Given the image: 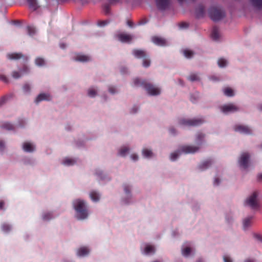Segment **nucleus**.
Here are the masks:
<instances>
[{
    "label": "nucleus",
    "mask_w": 262,
    "mask_h": 262,
    "mask_svg": "<svg viewBox=\"0 0 262 262\" xmlns=\"http://www.w3.org/2000/svg\"><path fill=\"white\" fill-rule=\"evenodd\" d=\"M73 206L76 212V216L79 220H84L87 218L89 215L88 209L85 202L80 199L73 201Z\"/></svg>",
    "instance_id": "obj_1"
},
{
    "label": "nucleus",
    "mask_w": 262,
    "mask_h": 262,
    "mask_svg": "<svg viewBox=\"0 0 262 262\" xmlns=\"http://www.w3.org/2000/svg\"><path fill=\"white\" fill-rule=\"evenodd\" d=\"M261 194L257 191L252 192L245 200V204L251 209L258 210L261 207Z\"/></svg>",
    "instance_id": "obj_2"
},
{
    "label": "nucleus",
    "mask_w": 262,
    "mask_h": 262,
    "mask_svg": "<svg viewBox=\"0 0 262 262\" xmlns=\"http://www.w3.org/2000/svg\"><path fill=\"white\" fill-rule=\"evenodd\" d=\"M134 83L136 86L144 88L150 95H157L160 93V90L158 88L148 82L145 80H141L139 78H136L134 79Z\"/></svg>",
    "instance_id": "obj_3"
},
{
    "label": "nucleus",
    "mask_w": 262,
    "mask_h": 262,
    "mask_svg": "<svg viewBox=\"0 0 262 262\" xmlns=\"http://www.w3.org/2000/svg\"><path fill=\"white\" fill-rule=\"evenodd\" d=\"M199 149V147L193 146L192 145H184L180 147V149L171 154L170 159L171 161H175L177 158L184 152L186 154H193L198 151Z\"/></svg>",
    "instance_id": "obj_4"
},
{
    "label": "nucleus",
    "mask_w": 262,
    "mask_h": 262,
    "mask_svg": "<svg viewBox=\"0 0 262 262\" xmlns=\"http://www.w3.org/2000/svg\"><path fill=\"white\" fill-rule=\"evenodd\" d=\"M133 55L138 58H143V66L147 68L150 65V60L147 56L146 52L142 50L134 49L133 51Z\"/></svg>",
    "instance_id": "obj_5"
},
{
    "label": "nucleus",
    "mask_w": 262,
    "mask_h": 262,
    "mask_svg": "<svg viewBox=\"0 0 262 262\" xmlns=\"http://www.w3.org/2000/svg\"><path fill=\"white\" fill-rule=\"evenodd\" d=\"M205 122L203 118H193L191 119H182L179 123L188 126H197L202 124Z\"/></svg>",
    "instance_id": "obj_6"
},
{
    "label": "nucleus",
    "mask_w": 262,
    "mask_h": 262,
    "mask_svg": "<svg viewBox=\"0 0 262 262\" xmlns=\"http://www.w3.org/2000/svg\"><path fill=\"white\" fill-rule=\"evenodd\" d=\"M209 15L213 21H217L224 17L225 13L220 9L215 7H211L209 10Z\"/></svg>",
    "instance_id": "obj_7"
},
{
    "label": "nucleus",
    "mask_w": 262,
    "mask_h": 262,
    "mask_svg": "<svg viewBox=\"0 0 262 262\" xmlns=\"http://www.w3.org/2000/svg\"><path fill=\"white\" fill-rule=\"evenodd\" d=\"M250 156L248 152H245L241 154L239 159L238 163L239 166L246 169L249 166V161Z\"/></svg>",
    "instance_id": "obj_8"
},
{
    "label": "nucleus",
    "mask_w": 262,
    "mask_h": 262,
    "mask_svg": "<svg viewBox=\"0 0 262 262\" xmlns=\"http://www.w3.org/2000/svg\"><path fill=\"white\" fill-rule=\"evenodd\" d=\"M235 132H239L245 135H250L252 134L251 129L248 126L243 125H236L234 127Z\"/></svg>",
    "instance_id": "obj_9"
},
{
    "label": "nucleus",
    "mask_w": 262,
    "mask_h": 262,
    "mask_svg": "<svg viewBox=\"0 0 262 262\" xmlns=\"http://www.w3.org/2000/svg\"><path fill=\"white\" fill-rule=\"evenodd\" d=\"M221 111L224 113H228L230 112H234L238 110V107L233 104H229L224 105L221 107Z\"/></svg>",
    "instance_id": "obj_10"
},
{
    "label": "nucleus",
    "mask_w": 262,
    "mask_h": 262,
    "mask_svg": "<svg viewBox=\"0 0 262 262\" xmlns=\"http://www.w3.org/2000/svg\"><path fill=\"white\" fill-rule=\"evenodd\" d=\"M156 4L158 8L163 11L168 8L169 1V0H156Z\"/></svg>",
    "instance_id": "obj_11"
},
{
    "label": "nucleus",
    "mask_w": 262,
    "mask_h": 262,
    "mask_svg": "<svg viewBox=\"0 0 262 262\" xmlns=\"http://www.w3.org/2000/svg\"><path fill=\"white\" fill-rule=\"evenodd\" d=\"M7 58L10 60H18L21 58L27 59V57L20 53H13L8 54L7 55Z\"/></svg>",
    "instance_id": "obj_12"
},
{
    "label": "nucleus",
    "mask_w": 262,
    "mask_h": 262,
    "mask_svg": "<svg viewBox=\"0 0 262 262\" xmlns=\"http://www.w3.org/2000/svg\"><path fill=\"white\" fill-rule=\"evenodd\" d=\"M51 99V96L49 94L41 93L36 97L35 102L36 103H39L43 100L49 101Z\"/></svg>",
    "instance_id": "obj_13"
},
{
    "label": "nucleus",
    "mask_w": 262,
    "mask_h": 262,
    "mask_svg": "<svg viewBox=\"0 0 262 262\" xmlns=\"http://www.w3.org/2000/svg\"><path fill=\"white\" fill-rule=\"evenodd\" d=\"M118 37L122 42H129L132 39V36L130 35L125 33L119 34Z\"/></svg>",
    "instance_id": "obj_14"
},
{
    "label": "nucleus",
    "mask_w": 262,
    "mask_h": 262,
    "mask_svg": "<svg viewBox=\"0 0 262 262\" xmlns=\"http://www.w3.org/2000/svg\"><path fill=\"white\" fill-rule=\"evenodd\" d=\"M23 149L26 152H31L35 150V146L30 142H26L23 144Z\"/></svg>",
    "instance_id": "obj_15"
},
{
    "label": "nucleus",
    "mask_w": 262,
    "mask_h": 262,
    "mask_svg": "<svg viewBox=\"0 0 262 262\" xmlns=\"http://www.w3.org/2000/svg\"><path fill=\"white\" fill-rule=\"evenodd\" d=\"M153 42L158 46H164L166 45V40L161 37L155 36L152 38Z\"/></svg>",
    "instance_id": "obj_16"
},
{
    "label": "nucleus",
    "mask_w": 262,
    "mask_h": 262,
    "mask_svg": "<svg viewBox=\"0 0 262 262\" xmlns=\"http://www.w3.org/2000/svg\"><path fill=\"white\" fill-rule=\"evenodd\" d=\"M75 60L80 62H88L91 60V57L88 55L78 54L75 57Z\"/></svg>",
    "instance_id": "obj_17"
},
{
    "label": "nucleus",
    "mask_w": 262,
    "mask_h": 262,
    "mask_svg": "<svg viewBox=\"0 0 262 262\" xmlns=\"http://www.w3.org/2000/svg\"><path fill=\"white\" fill-rule=\"evenodd\" d=\"M205 137V135L202 133H198L196 135L195 142L199 145V146H195L196 147H199V148H200V146L204 142Z\"/></svg>",
    "instance_id": "obj_18"
},
{
    "label": "nucleus",
    "mask_w": 262,
    "mask_h": 262,
    "mask_svg": "<svg viewBox=\"0 0 262 262\" xmlns=\"http://www.w3.org/2000/svg\"><path fill=\"white\" fill-rule=\"evenodd\" d=\"M29 69L26 66H24L23 70L20 72L17 71H13L12 73V77L15 79H18L21 76V74L24 73H28Z\"/></svg>",
    "instance_id": "obj_19"
},
{
    "label": "nucleus",
    "mask_w": 262,
    "mask_h": 262,
    "mask_svg": "<svg viewBox=\"0 0 262 262\" xmlns=\"http://www.w3.org/2000/svg\"><path fill=\"white\" fill-rule=\"evenodd\" d=\"M89 249L85 247H82L78 249L77 254L79 256H84L89 253Z\"/></svg>",
    "instance_id": "obj_20"
},
{
    "label": "nucleus",
    "mask_w": 262,
    "mask_h": 262,
    "mask_svg": "<svg viewBox=\"0 0 262 262\" xmlns=\"http://www.w3.org/2000/svg\"><path fill=\"white\" fill-rule=\"evenodd\" d=\"M211 37L214 40H217L220 37L219 28L214 26L213 27L211 32Z\"/></svg>",
    "instance_id": "obj_21"
},
{
    "label": "nucleus",
    "mask_w": 262,
    "mask_h": 262,
    "mask_svg": "<svg viewBox=\"0 0 262 262\" xmlns=\"http://www.w3.org/2000/svg\"><path fill=\"white\" fill-rule=\"evenodd\" d=\"M90 197L94 202H98L100 200V194L96 191L93 190L90 193Z\"/></svg>",
    "instance_id": "obj_22"
},
{
    "label": "nucleus",
    "mask_w": 262,
    "mask_h": 262,
    "mask_svg": "<svg viewBox=\"0 0 262 262\" xmlns=\"http://www.w3.org/2000/svg\"><path fill=\"white\" fill-rule=\"evenodd\" d=\"M212 163L211 159H208L202 162L199 166V168L201 170H204L208 168Z\"/></svg>",
    "instance_id": "obj_23"
},
{
    "label": "nucleus",
    "mask_w": 262,
    "mask_h": 262,
    "mask_svg": "<svg viewBox=\"0 0 262 262\" xmlns=\"http://www.w3.org/2000/svg\"><path fill=\"white\" fill-rule=\"evenodd\" d=\"M253 216H249L245 219L243 221V227L244 229H246L249 227L250 226L252 223V220L253 219Z\"/></svg>",
    "instance_id": "obj_24"
},
{
    "label": "nucleus",
    "mask_w": 262,
    "mask_h": 262,
    "mask_svg": "<svg viewBox=\"0 0 262 262\" xmlns=\"http://www.w3.org/2000/svg\"><path fill=\"white\" fill-rule=\"evenodd\" d=\"M29 3V7L35 11L38 8L36 0H27Z\"/></svg>",
    "instance_id": "obj_25"
},
{
    "label": "nucleus",
    "mask_w": 262,
    "mask_h": 262,
    "mask_svg": "<svg viewBox=\"0 0 262 262\" xmlns=\"http://www.w3.org/2000/svg\"><path fill=\"white\" fill-rule=\"evenodd\" d=\"M1 127L5 129L8 130H13L14 129V126L13 124H11L9 122H4L3 123Z\"/></svg>",
    "instance_id": "obj_26"
},
{
    "label": "nucleus",
    "mask_w": 262,
    "mask_h": 262,
    "mask_svg": "<svg viewBox=\"0 0 262 262\" xmlns=\"http://www.w3.org/2000/svg\"><path fill=\"white\" fill-rule=\"evenodd\" d=\"M252 5L257 8H262V0H250Z\"/></svg>",
    "instance_id": "obj_27"
},
{
    "label": "nucleus",
    "mask_w": 262,
    "mask_h": 262,
    "mask_svg": "<svg viewBox=\"0 0 262 262\" xmlns=\"http://www.w3.org/2000/svg\"><path fill=\"white\" fill-rule=\"evenodd\" d=\"M224 94L228 97L234 96V92L232 89L229 88H226L224 90Z\"/></svg>",
    "instance_id": "obj_28"
},
{
    "label": "nucleus",
    "mask_w": 262,
    "mask_h": 262,
    "mask_svg": "<svg viewBox=\"0 0 262 262\" xmlns=\"http://www.w3.org/2000/svg\"><path fill=\"white\" fill-rule=\"evenodd\" d=\"M183 54L186 58H190L194 55V53L192 51L186 49L183 51Z\"/></svg>",
    "instance_id": "obj_29"
},
{
    "label": "nucleus",
    "mask_w": 262,
    "mask_h": 262,
    "mask_svg": "<svg viewBox=\"0 0 262 262\" xmlns=\"http://www.w3.org/2000/svg\"><path fill=\"white\" fill-rule=\"evenodd\" d=\"M142 154L144 157L146 158H150L152 156V152L150 150L148 149H143L142 150Z\"/></svg>",
    "instance_id": "obj_30"
},
{
    "label": "nucleus",
    "mask_w": 262,
    "mask_h": 262,
    "mask_svg": "<svg viewBox=\"0 0 262 262\" xmlns=\"http://www.w3.org/2000/svg\"><path fill=\"white\" fill-rule=\"evenodd\" d=\"M75 163V160H74L73 159H69V158L65 159L62 162V163L64 165H68V166L72 165L74 164Z\"/></svg>",
    "instance_id": "obj_31"
},
{
    "label": "nucleus",
    "mask_w": 262,
    "mask_h": 262,
    "mask_svg": "<svg viewBox=\"0 0 262 262\" xmlns=\"http://www.w3.org/2000/svg\"><path fill=\"white\" fill-rule=\"evenodd\" d=\"M144 252L146 254L155 252V248L152 246L147 245L144 249Z\"/></svg>",
    "instance_id": "obj_32"
},
{
    "label": "nucleus",
    "mask_w": 262,
    "mask_h": 262,
    "mask_svg": "<svg viewBox=\"0 0 262 262\" xmlns=\"http://www.w3.org/2000/svg\"><path fill=\"white\" fill-rule=\"evenodd\" d=\"M188 79L191 81H195L199 80L200 78L196 74L192 73L188 76Z\"/></svg>",
    "instance_id": "obj_33"
},
{
    "label": "nucleus",
    "mask_w": 262,
    "mask_h": 262,
    "mask_svg": "<svg viewBox=\"0 0 262 262\" xmlns=\"http://www.w3.org/2000/svg\"><path fill=\"white\" fill-rule=\"evenodd\" d=\"M129 148L127 147H122L120 148L119 154L121 156H124L128 152Z\"/></svg>",
    "instance_id": "obj_34"
},
{
    "label": "nucleus",
    "mask_w": 262,
    "mask_h": 262,
    "mask_svg": "<svg viewBox=\"0 0 262 262\" xmlns=\"http://www.w3.org/2000/svg\"><path fill=\"white\" fill-rule=\"evenodd\" d=\"M227 61L224 58H220L218 60L217 64L220 68H224L227 65Z\"/></svg>",
    "instance_id": "obj_35"
},
{
    "label": "nucleus",
    "mask_w": 262,
    "mask_h": 262,
    "mask_svg": "<svg viewBox=\"0 0 262 262\" xmlns=\"http://www.w3.org/2000/svg\"><path fill=\"white\" fill-rule=\"evenodd\" d=\"M35 63L38 66H42L45 65V61L43 58L40 57H37L35 59Z\"/></svg>",
    "instance_id": "obj_36"
},
{
    "label": "nucleus",
    "mask_w": 262,
    "mask_h": 262,
    "mask_svg": "<svg viewBox=\"0 0 262 262\" xmlns=\"http://www.w3.org/2000/svg\"><path fill=\"white\" fill-rule=\"evenodd\" d=\"M204 13V8L203 6H200L197 10V16L198 17L202 16Z\"/></svg>",
    "instance_id": "obj_37"
},
{
    "label": "nucleus",
    "mask_w": 262,
    "mask_h": 262,
    "mask_svg": "<svg viewBox=\"0 0 262 262\" xmlns=\"http://www.w3.org/2000/svg\"><path fill=\"white\" fill-rule=\"evenodd\" d=\"M2 229L4 232H8L11 230V226L7 224H3L2 226Z\"/></svg>",
    "instance_id": "obj_38"
},
{
    "label": "nucleus",
    "mask_w": 262,
    "mask_h": 262,
    "mask_svg": "<svg viewBox=\"0 0 262 262\" xmlns=\"http://www.w3.org/2000/svg\"><path fill=\"white\" fill-rule=\"evenodd\" d=\"M28 33L29 35L33 36L35 33V29L31 26H28L27 27Z\"/></svg>",
    "instance_id": "obj_39"
},
{
    "label": "nucleus",
    "mask_w": 262,
    "mask_h": 262,
    "mask_svg": "<svg viewBox=\"0 0 262 262\" xmlns=\"http://www.w3.org/2000/svg\"><path fill=\"white\" fill-rule=\"evenodd\" d=\"M191 252V249L189 247H186L183 249L182 254L184 256H188Z\"/></svg>",
    "instance_id": "obj_40"
},
{
    "label": "nucleus",
    "mask_w": 262,
    "mask_h": 262,
    "mask_svg": "<svg viewBox=\"0 0 262 262\" xmlns=\"http://www.w3.org/2000/svg\"><path fill=\"white\" fill-rule=\"evenodd\" d=\"M88 95L90 97H94L96 95V91L93 89H90L88 91Z\"/></svg>",
    "instance_id": "obj_41"
},
{
    "label": "nucleus",
    "mask_w": 262,
    "mask_h": 262,
    "mask_svg": "<svg viewBox=\"0 0 262 262\" xmlns=\"http://www.w3.org/2000/svg\"><path fill=\"white\" fill-rule=\"evenodd\" d=\"M23 91L25 93H29L31 90V87L29 84L26 83L23 86Z\"/></svg>",
    "instance_id": "obj_42"
},
{
    "label": "nucleus",
    "mask_w": 262,
    "mask_h": 262,
    "mask_svg": "<svg viewBox=\"0 0 262 262\" xmlns=\"http://www.w3.org/2000/svg\"><path fill=\"white\" fill-rule=\"evenodd\" d=\"M199 98V94L198 93L194 94L193 95H192L190 97V100L193 102L194 103Z\"/></svg>",
    "instance_id": "obj_43"
},
{
    "label": "nucleus",
    "mask_w": 262,
    "mask_h": 262,
    "mask_svg": "<svg viewBox=\"0 0 262 262\" xmlns=\"http://www.w3.org/2000/svg\"><path fill=\"white\" fill-rule=\"evenodd\" d=\"M52 217V215L51 213H45L43 215V219L44 220H49Z\"/></svg>",
    "instance_id": "obj_44"
},
{
    "label": "nucleus",
    "mask_w": 262,
    "mask_h": 262,
    "mask_svg": "<svg viewBox=\"0 0 262 262\" xmlns=\"http://www.w3.org/2000/svg\"><path fill=\"white\" fill-rule=\"evenodd\" d=\"M123 189H124V190L125 192L127 194L130 193V187L128 185H127L126 184H124L123 185Z\"/></svg>",
    "instance_id": "obj_45"
},
{
    "label": "nucleus",
    "mask_w": 262,
    "mask_h": 262,
    "mask_svg": "<svg viewBox=\"0 0 262 262\" xmlns=\"http://www.w3.org/2000/svg\"><path fill=\"white\" fill-rule=\"evenodd\" d=\"M7 97L4 96L0 99V106L4 104L7 100Z\"/></svg>",
    "instance_id": "obj_46"
},
{
    "label": "nucleus",
    "mask_w": 262,
    "mask_h": 262,
    "mask_svg": "<svg viewBox=\"0 0 262 262\" xmlns=\"http://www.w3.org/2000/svg\"><path fill=\"white\" fill-rule=\"evenodd\" d=\"M107 24H108V21L106 20H100V21H99L98 23V25L101 27L104 26L106 25H107Z\"/></svg>",
    "instance_id": "obj_47"
},
{
    "label": "nucleus",
    "mask_w": 262,
    "mask_h": 262,
    "mask_svg": "<svg viewBox=\"0 0 262 262\" xmlns=\"http://www.w3.org/2000/svg\"><path fill=\"white\" fill-rule=\"evenodd\" d=\"M180 28H186L188 27V24L185 22H182L179 25Z\"/></svg>",
    "instance_id": "obj_48"
},
{
    "label": "nucleus",
    "mask_w": 262,
    "mask_h": 262,
    "mask_svg": "<svg viewBox=\"0 0 262 262\" xmlns=\"http://www.w3.org/2000/svg\"><path fill=\"white\" fill-rule=\"evenodd\" d=\"M254 237L258 241L262 242V236H261L260 234H254Z\"/></svg>",
    "instance_id": "obj_49"
},
{
    "label": "nucleus",
    "mask_w": 262,
    "mask_h": 262,
    "mask_svg": "<svg viewBox=\"0 0 262 262\" xmlns=\"http://www.w3.org/2000/svg\"><path fill=\"white\" fill-rule=\"evenodd\" d=\"M104 10L105 11V13L106 14H108L110 13V7L108 5H106L104 6Z\"/></svg>",
    "instance_id": "obj_50"
},
{
    "label": "nucleus",
    "mask_w": 262,
    "mask_h": 262,
    "mask_svg": "<svg viewBox=\"0 0 262 262\" xmlns=\"http://www.w3.org/2000/svg\"><path fill=\"white\" fill-rule=\"evenodd\" d=\"M224 262H232L230 258L227 256H224L223 257Z\"/></svg>",
    "instance_id": "obj_51"
},
{
    "label": "nucleus",
    "mask_w": 262,
    "mask_h": 262,
    "mask_svg": "<svg viewBox=\"0 0 262 262\" xmlns=\"http://www.w3.org/2000/svg\"><path fill=\"white\" fill-rule=\"evenodd\" d=\"M109 92L112 94H114L116 92V89L114 87L110 86L108 89Z\"/></svg>",
    "instance_id": "obj_52"
},
{
    "label": "nucleus",
    "mask_w": 262,
    "mask_h": 262,
    "mask_svg": "<svg viewBox=\"0 0 262 262\" xmlns=\"http://www.w3.org/2000/svg\"><path fill=\"white\" fill-rule=\"evenodd\" d=\"M169 133L171 135H175L176 134V130L173 127H170L169 129Z\"/></svg>",
    "instance_id": "obj_53"
},
{
    "label": "nucleus",
    "mask_w": 262,
    "mask_h": 262,
    "mask_svg": "<svg viewBox=\"0 0 262 262\" xmlns=\"http://www.w3.org/2000/svg\"><path fill=\"white\" fill-rule=\"evenodd\" d=\"M0 79L2 80L5 82H8V81L7 78L5 76H4V75L0 76Z\"/></svg>",
    "instance_id": "obj_54"
},
{
    "label": "nucleus",
    "mask_w": 262,
    "mask_h": 262,
    "mask_svg": "<svg viewBox=\"0 0 262 262\" xmlns=\"http://www.w3.org/2000/svg\"><path fill=\"white\" fill-rule=\"evenodd\" d=\"M138 110V107L137 106H133V107L132 108V111H131V112L132 113H136Z\"/></svg>",
    "instance_id": "obj_55"
},
{
    "label": "nucleus",
    "mask_w": 262,
    "mask_h": 262,
    "mask_svg": "<svg viewBox=\"0 0 262 262\" xmlns=\"http://www.w3.org/2000/svg\"><path fill=\"white\" fill-rule=\"evenodd\" d=\"M131 158L134 160V161H136L138 159V156L135 155V154H133L131 155Z\"/></svg>",
    "instance_id": "obj_56"
},
{
    "label": "nucleus",
    "mask_w": 262,
    "mask_h": 262,
    "mask_svg": "<svg viewBox=\"0 0 262 262\" xmlns=\"http://www.w3.org/2000/svg\"><path fill=\"white\" fill-rule=\"evenodd\" d=\"M220 182V179L218 178H215V180H214V184L215 185H217L219 184Z\"/></svg>",
    "instance_id": "obj_57"
},
{
    "label": "nucleus",
    "mask_w": 262,
    "mask_h": 262,
    "mask_svg": "<svg viewBox=\"0 0 262 262\" xmlns=\"http://www.w3.org/2000/svg\"><path fill=\"white\" fill-rule=\"evenodd\" d=\"M4 148V142L3 141H0V149L3 150Z\"/></svg>",
    "instance_id": "obj_58"
},
{
    "label": "nucleus",
    "mask_w": 262,
    "mask_h": 262,
    "mask_svg": "<svg viewBox=\"0 0 262 262\" xmlns=\"http://www.w3.org/2000/svg\"><path fill=\"white\" fill-rule=\"evenodd\" d=\"M4 206V202L3 201H0V209H3Z\"/></svg>",
    "instance_id": "obj_59"
},
{
    "label": "nucleus",
    "mask_w": 262,
    "mask_h": 262,
    "mask_svg": "<svg viewBox=\"0 0 262 262\" xmlns=\"http://www.w3.org/2000/svg\"><path fill=\"white\" fill-rule=\"evenodd\" d=\"M257 178L259 181H262V173L259 174L257 176Z\"/></svg>",
    "instance_id": "obj_60"
},
{
    "label": "nucleus",
    "mask_w": 262,
    "mask_h": 262,
    "mask_svg": "<svg viewBox=\"0 0 262 262\" xmlns=\"http://www.w3.org/2000/svg\"><path fill=\"white\" fill-rule=\"evenodd\" d=\"M60 47H61L62 49H64V48H66V45L65 44H64V43H61V44L60 45Z\"/></svg>",
    "instance_id": "obj_61"
},
{
    "label": "nucleus",
    "mask_w": 262,
    "mask_h": 262,
    "mask_svg": "<svg viewBox=\"0 0 262 262\" xmlns=\"http://www.w3.org/2000/svg\"><path fill=\"white\" fill-rule=\"evenodd\" d=\"M244 262H253V260L251 259H246Z\"/></svg>",
    "instance_id": "obj_62"
},
{
    "label": "nucleus",
    "mask_w": 262,
    "mask_h": 262,
    "mask_svg": "<svg viewBox=\"0 0 262 262\" xmlns=\"http://www.w3.org/2000/svg\"><path fill=\"white\" fill-rule=\"evenodd\" d=\"M211 79L214 80H218L219 79L217 78H215L214 77H212Z\"/></svg>",
    "instance_id": "obj_63"
},
{
    "label": "nucleus",
    "mask_w": 262,
    "mask_h": 262,
    "mask_svg": "<svg viewBox=\"0 0 262 262\" xmlns=\"http://www.w3.org/2000/svg\"><path fill=\"white\" fill-rule=\"evenodd\" d=\"M196 262H203V261L201 259H199Z\"/></svg>",
    "instance_id": "obj_64"
}]
</instances>
